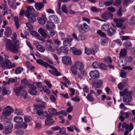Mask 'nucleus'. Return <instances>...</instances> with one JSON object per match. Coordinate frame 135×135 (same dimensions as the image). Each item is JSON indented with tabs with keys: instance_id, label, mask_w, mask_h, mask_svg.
<instances>
[{
	"instance_id": "obj_1",
	"label": "nucleus",
	"mask_w": 135,
	"mask_h": 135,
	"mask_svg": "<svg viewBox=\"0 0 135 135\" xmlns=\"http://www.w3.org/2000/svg\"><path fill=\"white\" fill-rule=\"evenodd\" d=\"M13 35L15 38L13 41L8 39L6 40V48L7 50L16 53L18 52L20 42L16 39L17 35L16 33H14Z\"/></svg>"
},
{
	"instance_id": "obj_2",
	"label": "nucleus",
	"mask_w": 135,
	"mask_h": 135,
	"mask_svg": "<svg viewBox=\"0 0 135 135\" xmlns=\"http://www.w3.org/2000/svg\"><path fill=\"white\" fill-rule=\"evenodd\" d=\"M120 95L122 96L125 95L123 97V101L126 103L130 102L132 99L133 93L131 91H128L127 89H125L122 91L119 92Z\"/></svg>"
},
{
	"instance_id": "obj_3",
	"label": "nucleus",
	"mask_w": 135,
	"mask_h": 135,
	"mask_svg": "<svg viewBox=\"0 0 135 135\" xmlns=\"http://www.w3.org/2000/svg\"><path fill=\"white\" fill-rule=\"evenodd\" d=\"M4 55L6 58H5V60L1 64V66L4 69H10L15 67V65L13 63L11 62L10 60L8 59L9 57L6 54Z\"/></svg>"
},
{
	"instance_id": "obj_4",
	"label": "nucleus",
	"mask_w": 135,
	"mask_h": 135,
	"mask_svg": "<svg viewBox=\"0 0 135 135\" xmlns=\"http://www.w3.org/2000/svg\"><path fill=\"white\" fill-rule=\"evenodd\" d=\"M24 88V86H21L20 87L15 88L14 89V91L17 95H20L24 99H25L27 96V92L26 91L22 90Z\"/></svg>"
},
{
	"instance_id": "obj_5",
	"label": "nucleus",
	"mask_w": 135,
	"mask_h": 135,
	"mask_svg": "<svg viewBox=\"0 0 135 135\" xmlns=\"http://www.w3.org/2000/svg\"><path fill=\"white\" fill-rule=\"evenodd\" d=\"M75 26L78 28L79 31L83 33L86 32L89 28V25L85 23H83V25L77 23Z\"/></svg>"
},
{
	"instance_id": "obj_6",
	"label": "nucleus",
	"mask_w": 135,
	"mask_h": 135,
	"mask_svg": "<svg viewBox=\"0 0 135 135\" xmlns=\"http://www.w3.org/2000/svg\"><path fill=\"white\" fill-rule=\"evenodd\" d=\"M73 40L71 36L68 35L67 38L64 40L63 42V44L67 48L68 51L71 50V48L70 47L71 42Z\"/></svg>"
},
{
	"instance_id": "obj_7",
	"label": "nucleus",
	"mask_w": 135,
	"mask_h": 135,
	"mask_svg": "<svg viewBox=\"0 0 135 135\" xmlns=\"http://www.w3.org/2000/svg\"><path fill=\"white\" fill-rule=\"evenodd\" d=\"M127 20L126 17H121L119 19L114 18L113 20L116 23V26L119 28H121L122 26V22L126 21Z\"/></svg>"
},
{
	"instance_id": "obj_8",
	"label": "nucleus",
	"mask_w": 135,
	"mask_h": 135,
	"mask_svg": "<svg viewBox=\"0 0 135 135\" xmlns=\"http://www.w3.org/2000/svg\"><path fill=\"white\" fill-rule=\"evenodd\" d=\"M30 89L28 90V93L32 95H36L37 91L36 90L37 88L33 84H31L30 85Z\"/></svg>"
},
{
	"instance_id": "obj_9",
	"label": "nucleus",
	"mask_w": 135,
	"mask_h": 135,
	"mask_svg": "<svg viewBox=\"0 0 135 135\" xmlns=\"http://www.w3.org/2000/svg\"><path fill=\"white\" fill-rule=\"evenodd\" d=\"M52 116L49 114H47L46 115V118L47 120H45V124L46 126L50 125L54 123V120L52 118Z\"/></svg>"
},
{
	"instance_id": "obj_10",
	"label": "nucleus",
	"mask_w": 135,
	"mask_h": 135,
	"mask_svg": "<svg viewBox=\"0 0 135 135\" xmlns=\"http://www.w3.org/2000/svg\"><path fill=\"white\" fill-rule=\"evenodd\" d=\"M62 61L65 64L70 65L72 64V61L71 58L66 56L63 57L62 59Z\"/></svg>"
},
{
	"instance_id": "obj_11",
	"label": "nucleus",
	"mask_w": 135,
	"mask_h": 135,
	"mask_svg": "<svg viewBox=\"0 0 135 135\" xmlns=\"http://www.w3.org/2000/svg\"><path fill=\"white\" fill-rule=\"evenodd\" d=\"M48 66L52 69L51 70H48L49 71L51 74L56 76H59L61 75L60 73L58 72L55 67L49 65Z\"/></svg>"
},
{
	"instance_id": "obj_12",
	"label": "nucleus",
	"mask_w": 135,
	"mask_h": 135,
	"mask_svg": "<svg viewBox=\"0 0 135 135\" xmlns=\"http://www.w3.org/2000/svg\"><path fill=\"white\" fill-rule=\"evenodd\" d=\"M38 32L44 38H50V36L47 34L45 30L42 28H40L38 30Z\"/></svg>"
},
{
	"instance_id": "obj_13",
	"label": "nucleus",
	"mask_w": 135,
	"mask_h": 135,
	"mask_svg": "<svg viewBox=\"0 0 135 135\" xmlns=\"http://www.w3.org/2000/svg\"><path fill=\"white\" fill-rule=\"evenodd\" d=\"M89 75L90 77L93 79H97L99 76V72L96 70H94L90 71Z\"/></svg>"
},
{
	"instance_id": "obj_14",
	"label": "nucleus",
	"mask_w": 135,
	"mask_h": 135,
	"mask_svg": "<svg viewBox=\"0 0 135 135\" xmlns=\"http://www.w3.org/2000/svg\"><path fill=\"white\" fill-rule=\"evenodd\" d=\"M113 16V14L108 12L104 13L102 15V17L103 19L106 20H108L109 18L112 19Z\"/></svg>"
},
{
	"instance_id": "obj_15",
	"label": "nucleus",
	"mask_w": 135,
	"mask_h": 135,
	"mask_svg": "<svg viewBox=\"0 0 135 135\" xmlns=\"http://www.w3.org/2000/svg\"><path fill=\"white\" fill-rule=\"evenodd\" d=\"M13 108L10 106H7L3 110V112L9 115L13 112Z\"/></svg>"
},
{
	"instance_id": "obj_16",
	"label": "nucleus",
	"mask_w": 135,
	"mask_h": 135,
	"mask_svg": "<svg viewBox=\"0 0 135 135\" xmlns=\"http://www.w3.org/2000/svg\"><path fill=\"white\" fill-rule=\"evenodd\" d=\"M54 45V44H49V45L47 44H46L45 45V46L46 47V49L49 51L52 52H54L57 50V49L56 47H53Z\"/></svg>"
},
{
	"instance_id": "obj_17",
	"label": "nucleus",
	"mask_w": 135,
	"mask_h": 135,
	"mask_svg": "<svg viewBox=\"0 0 135 135\" xmlns=\"http://www.w3.org/2000/svg\"><path fill=\"white\" fill-rule=\"evenodd\" d=\"M74 65L79 70L84 68V65L80 61H76L75 62Z\"/></svg>"
},
{
	"instance_id": "obj_18",
	"label": "nucleus",
	"mask_w": 135,
	"mask_h": 135,
	"mask_svg": "<svg viewBox=\"0 0 135 135\" xmlns=\"http://www.w3.org/2000/svg\"><path fill=\"white\" fill-rule=\"evenodd\" d=\"M34 107L37 110V113L39 116H40L44 114L43 110L40 106L37 104H35Z\"/></svg>"
},
{
	"instance_id": "obj_19",
	"label": "nucleus",
	"mask_w": 135,
	"mask_h": 135,
	"mask_svg": "<svg viewBox=\"0 0 135 135\" xmlns=\"http://www.w3.org/2000/svg\"><path fill=\"white\" fill-rule=\"evenodd\" d=\"M68 51H69L68 49L66 50L64 47L61 46L57 50V53L59 55L62 53L67 54H68Z\"/></svg>"
},
{
	"instance_id": "obj_20",
	"label": "nucleus",
	"mask_w": 135,
	"mask_h": 135,
	"mask_svg": "<svg viewBox=\"0 0 135 135\" xmlns=\"http://www.w3.org/2000/svg\"><path fill=\"white\" fill-rule=\"evenodd\" d=\"M13 121L15 123L20 124L22 122L23 119V118L21 117L17 116L14 117Z\"/></svg>"
},
{
	"instance_id": "obj_21",
	"label": "nucleus",
	"mask_w": 135,
	"mask_h": 135,
	"mask_svg": "<svg viewBox=\"0 0 135 135\" xmlns=\"http://www.w3.org/2000/svg\"><path fill=\"white\" fill-rule=\"evenodd\" d=\"M44 5L41 2L36 3L35 4V7L37 11H40L44 7Z\"/></svg>"
},
{
	"instance_id": "obj_22",
	"label": "nucleus",
	"mask_w": 135,
	"mask_h": 135,
	"mask_svg": "<svg viewBox=\"0 0 135 135\" xmlns=\"http://www.w3.org/2000/svg\"><path fill=\"white\" fill-rule=\"evenodd\" d=\"M127 62L126 60L123 59H120L118 61V65L121 67H123L127 64Z\"/></svg>"
},
{
	"instance_id": "obj_23",
	"label": "nucleus",
	"mask_w": 135,
	"mask_h": 135,
	"mask_svg": "<svg viewBox=\"0 0 135 135\" xmlns=\"http://www.w3.org/2000/svg\"><path fill=\"white\" fill-rule=\"evenodd\" d=\"M11 92L9 87H4L2 89V93L3 95H5L9 94Z\"/></svg>"
},
{
	"instance_id": "obj_24",
	"label": "nucleus",
	"mask_w": 135,
	"mask_h": 135,
	"mask_svg": "<svg viewBox=\"0 0 135 135\" xmlns=\"http://www.w3.org/2000/svg\"><path fill=\"white\" fill-rule=\"evenodd\" d=\"M16 1V0H8V4L14 9H15L16 8L15 5Z\"/></svg>"
},
{
	"instance_id": "obj_25",
	"label": "nucleus",
	"mask_w": 135,
	"mask_h": 135,
	"mask_svg": "<svg viewBox=\"0 0 135 135\" xmlns=\"http://www.w3.org/2000/svg\"><path fill=\"white\" fill-rule=\"evenodd\" d=\"M73 54L75 55H79L82 54V51L80 50H78L75 47L71 48V50Z\"/></svg>"
},
{
	"instance_id": "obj_26",
	"label": "nucleus",
	"mask_w": 135,
	"mask_h": 135,
	"mask_svg": "<svg viewBox=\"0 0 135 135\" xmlns=\"http://www.w3.org/2000/svg\"><path fill=\"white\" fill-rule=\"evenodd\" d=\"M36 62L37 63L43 65L46 68H47L49 65V64L45 62H44L43 60L41 59L36 60Z\"/></svg>"
},
{
	"instance_id": "obj_27",
	"label": "nucleus",
	"mask_w": 135,
	"mask_h": 135,
	"mask_svg": "<svg viewBox=\"0 0 135 135\" xmlns=\"http://www.w3.org/2000/svg\"><path fill=\"white\" fill-rule=\"evenodd\" d=\"M49 20L51 21H54L55 23L58 22V19L57 16L53 15L50 16L49 17Z\"/></svg>"
},
{
	"instance_id": "obj_28",
	"label": "nucleus",
	"mask_w": 135,
	"mask_h": 135,
	"mask_svg": "<svg viewBox=\"0 0 135 135\" xmlns=\"http://www.w3.org/2000/svg\"><path fill=\"white\" fill-rule=\"evenodd\" d=\"M42 91L45 93H46L47 95H49L50 94L51 92L48 89L47 86H45L42 87V89L40 90V91Z\"/></svg>"
},
{
	"instance_id": "obj_29",
	"label": "nucleus",
	"mask_w": 135,
	"mask_h": 135,
	"mask_svg": "<svg viewBox=\"0 0 135 135\" xmlns=\"http://www.w3.org/2000/svg\"><path fill=\"white\" fill-rule=\"evenodd\" d=\"M14 113L18 115H23V110L19 108H16L14 111Z\"/></svg>"
},
{
	"instance_id": "obj_30",
	"label": "nucleus",
	"mask_w": 135,
	"mask_h": 135,
	"mask_svg": "<svg viewBox=\"0 0 135 135\" xmlns=\"http://www.w3.org/2000/svg\"><path fill=\"white\" fill-rule=\"evenodd\" d=\"M33 9V7L32 6H29L28 7L25 13V16L28 17V15H30V13Z\"/></svg>"
},
{
	"instance_id": "obj_31",
	"label": "nucleus",
	"mask_w": 135,
	"mask_h": 135,
	"mask_svg": "<svg viewBox=\"0 0 135 135\" xmlns=\"http://www.w3.org/2000/svg\"><path fill=\"white\" fill-rule=\"evenodd\" d=\"M46 27L47 29H53L55 27V25L52 22L48 21L47 24L46 25Z\"/></svg>"
},
{
	"instance_id": "obj_32",
	"label": "nucleus",
	"mask_w": 135,
	"mask_h": 135,
	"mask_svg": "<svg viewBox=\"0 0 135 135\" xmlns=\"http://www.w3.org/2000/svg\"><path fill=\"white\" fill-rule=\"evenodd\" d=\"M49 113L51 114L56 115H58V112H57L56 110L54 108H50L48 110Z\"/></svg>"
},
{
	"instance_id": "obj_33",
	"label": "nucleus",
	"mask_w": 135,
	"mask_h": 135,
	"mask_svg": "<svg viewBox=\"0 0 135 135\" xmlns=\"http://www.w3.org/2000/svg\"><path fill=\"white\" fill-rule=\"evenodd\" d=\"M26 17L28 19L29 21L32 23H33L36 21V18L32 16L31 15H28V17Z\"/></svg>"
},
{
	"instance_id": "obj_34",
	"label": "nucleus",
	"mask_w": 135,
	"mask_h": 135,
	"mask_svg": "<svg viewBox=\"0 0 135 135\" xmlns=\"http://www.w3.org/2000/svg\"><path fill=\"white\" fill-rule=\"evenodd\" d=\"M126 48L127 50L130 49L132 47V45L129 41H127L125 43Z\"/></svg>"
},
{
	"instance_id": "obj_35",
	"label": "nucleus",
	"mask_w": 135,
	"mask_h": 135,
	"mask_svg": "<svg viewBox=\"0 0 135 135\" xmlns=\"http://www.w3.org/2000/svg\"><path fill=\"white\" fill-rule=\"evenodd\" d=\"M127 53V51L125 49H121L120 53L119 55L120 57H123L126 56Z\"/></svg>"
},
{
	"instance_id": "obj_36",
	"label": "nucleus",
	"mask_w": 135,
	"mask_h": 135,
	"mask_svg": "<svg viewBox=\"0 0 135 135\" xmlns=\"http://www.w3.org/2000/svg\"><path fill=\"white\" fill-rule=\"evenodd\" d=\"M77 68L74 65L71 66V70L74 75H76L77 74Z\"/></svg>"
},
{
	"instance_id": "obj_37",
	"label": "nucleus",
	"mask_w": 135,
	"mask_h": 135,
	"mask_svg": "<svg viewBox=\"0 0 135 135\" xmlns=\"http://www.w3.org/2000/svg\"><path fill=\"white\" fill-rule=\"evenodd\" d=\"M9 115L6 114L5 113L3 112L2 115L1 117V119L3 121L5 119H7L8 118V116Z\"/></svg>"
},
{
	"instance_id": "obj_38",
	"label": "nucleus",
	"mask_w": 135,
	"mask_h": 135,
	"mask_svg": "<svg viewBox=\"0 0 135 135\" xmlns=\"http://www.w3.org/2000/svg\"><path fill=\"white\" fill-rule=\"evenodd\" d=\"M103 81L101 80H97L95 83V85L98 88H99L101 86L103 83Z\"/></svg>"
},
{
	"instance_id": "obj_39",
	"label": "nucleus",
	"mask_w": 135,
	"mask_h": 135,
	"mask_svg": "<svg viewBox=\"0 0 135 135\" xmlns=\"http://www.w3.org/2000/svg\"><path fill=\"white\" fill-rule=\"evenodd\" d=\"M37 50L40 52H44L45 50V48L41 45H38L36 46Z\"/></svg>"
},
{
	"instance_id": "obj_40",
	"label": "nucleus",
	"mask_w": 135,
	"mask_h": 135,
	"mask_svg": "<svg viewBox=\"0 0 135 135\" xmlns=\"http://www.w3.org/2000/svg\"><path fill=\"white\" fill-rule=\"evenodd\" d=\"M12 31L11 29L9 27H6V31L5 33V35L8 36L11 33Z\"/></svg>"
},
{
	"instance_id": "obj_41",
	"label": "nucleus",
	"mask_w": 135,
	"mask_h": 135,
	"mask_svg": "<svg viewBox=\"0 0 135 135\" xmlns=\"http://www.w3.org/2000/svg\"><path fill=\"white\" fill-rule=\"evenodd\" d=\"M115 30L112 28H110L108 30L107 33L109 36L113 35L115 32Z\"/></svg>"
},
{
	"instance_id": "obj_42",
	"label": "nucleus",
	"mask_w": 135,
	"mask_h": 135,
	"mask_svg": "<svg viewBox=\"0 0 135 135\" xmlns=\"http://www.w3.org/2000/svg\"><path fill=\"white\" fill-rule=\"evenodd\" d=\"M5 128L12 129L13 127V126L12 124L9 122L6 123L5 124Z\"/></svg>"
},
{
	"instance_id": "obj_43",
	"label": "nucleus",
	"mask_w": 135,
	"mask_h": 135,
	"mask_svg": "<svg viewBox=\"0 0 135 135\" xmlns=\"http://www.w3.org/2000/svg\"><path fill=\"white\" fill-rule=\"evenodd\" d=\"M109 26L107 24H104L103 25L102 27V30L104 31H106L109 29Z\"/></svg>"
},
{
	"instance_id": "obj_44",
	"label": "nucleus",
	"mask_w": 135,
	"mask_h": 135,
	"mask_svg": "<svg viewBox=\"0 0 135 135\" xmlns=\"http://www.w3.org/2000/svg\"><path fill=\"white\" fill-rule=\"evenodd\" d=\"M86 98L90 102H92L94 101V98L90 93L88 94Z\"/></svg>"
},
{
	"instance_id": "obj_45",
	"label": "nucleus",
	"mask_w": 135,
	"mask_h": 135,
	"mask_svg": "<svg viewBox=\"0 0 135 135\" xmlns=\"http://www.w3.org/2000/svg\"><path fill=\"white\" fill-rule=\"evenodd\" d=\"M15 22V25L17 29H18L19 28V24L18 22V18L17 16L15 17L14 18Z\"/></svg>"
},
{
	"instance_id": "obj_46",
	"label": "nucleus",
	"mask_w": 135,
	"mask_h": 135,
	"mask_svg": "<svg viewBox=\"0 0 135 135\" xmlns=\"http://www.w3.org/2000/svg\"><path fill=\"white\" fill-rule=\"evenodd\" d=\"M23 68L21 67L17 68L15 69V73L16 74H19L23 71Z\"/></svg>"
},
{
	"instance_id": "obj_47",
	"label": "nucleus",
	"mask_w": 135,
	"mask_h": 135,
	"mask_svg": "<svg viewBox=\"0 0 135 135\" xmlns=\"http://www.w3.org/2000/svg\"><path fill=\"white\" fill-rule=\"evenodd\" d=\"M38 22L42 25H44L45 23V19H43L41 17H38Z\"/></svg>"
},
{
	"instance_id": "obj_48",
	"label": "nucleus",
	"mask_w": 135,
	"mask_h": 135,
	"mask_svg": "<svg viewBox=\"0 0 135 135\" xmlns=\"http://www.w3.org/2000/svg\"><path fill=\"white\" fill-rule=\"evenodd\" d=\"M0 8L1 9H3L4 11L7 12V6L6 3L5 2L3 4L0 6Z\"/></svg>"
},
{
	"instance_id": "obj_49",
	"label": "nucleus",
	"mask_w": 135,
	"mask_h": 135,
	"mask_svg": "<svg viewBox=\"0 0 135 135\" xmlns=\"http://www.w3.org/2000/svg\"><path fill=\"white\" fill-rule=\"evenodd\" d=\"M15 133L17 135H23L24 132L23 130L20 129L17 130Z\"/></svg>"
},
{
	"instance_id": "obj_50",
	"label": "nucleus",
	"mask_w": 135,
	"mask_h": 135,
	"mask_svg": "<svg viewBox=\"0 0 135 135\" xmlns=\"http://www.w3.org/2000/svg\"><path fill=\"white\" fill-rule=\"evenodd\" d=\"M133 1V0H124L123 2V5L125 6H127L129 3H132Z\"/></svg>"
},
{
	"instance_id": "obj_51",
	"label": "nucleus",
	"mask_w": 135,
	"mask_h": 135,
	"mask_svg": "<svg viewBox=\"0 0 135 135\" xmlns=\"http://www.w3.org/2000/svg\"><path fill=\"white\" fill-rule=\"evenodd\" d=\"M118 88L120 90H122L124 87V84L122 83H120L118 85Z\"/></svg>"
},
{
	"instance_id": "obj_52",
	"label": "nucleus",
	"mask_w": 135,
	"mask_h": 135,
	"mask_svg": "<svg viewBox=\"0 0 135 135\" xmlns=\"http://www.w3.org/2000/svg\"><path fill=\"white\" fill-rule=\"evenodd\" d=\"M61 8L62 11L66 13L67 14L68 10L66 6L65 5H63L62 6Z\"/></svg>"
},
{
	"instance_id": "obj_53",
	"label": "nucleus",
	"mask_w": 135,
	"mask_h": 135,
	"mask_svg": "<svg viewBox=\"0 0 135 135\" xmlns=\"http://www.w3.org/2000/svg\"><path fill=\"white\" fill-rule=\"evenodd\" d=\"M51 55L53 57L54 59L56 61L57 63L59 64V59L57 55L54 53H51Z\"/></svg>"
},
{
	"instance_id": "obj_54",
	"label": "nucleus",
	"mask_w": 135,
	"mask_h": 135,
	"mask_svg": "<svg viewBox=\"0 0 135 135\" xmlns=\"http://www.w3.org/2000/svg\"><path fill=\"white\" fill-rule=\"evenodd\" d=\"M28 125L26 122H23L22 124L19 127V128H21L22 129H25L27 127Z\"/></svg>"
},
{
	"instance_id": "obj_55",
	"label": "nucleus",
	"mask_w": 135,
	"mask_h": 135,
	"mask_svg": "<svg viewBox=\"0 0 135 135\" xmlns=\"http://www.w3.org/2000/svg\"><path fill=\"white\" fill-rule=\"evenodd\" d=\"M93 67L95 68H99V64L98 62L95 61L92 64Z\"/></svg>"
},
{
	"instance_id": "obj_56",
	"label": "nucleus",
	"mask_w": 135,
	"mask_h": 135,
	"mask_svg": "<svg viewBox=\"0 0 135 135\" xmlns=\"http://www.w3.org/2000/svg\"><path fill=\"white\" fill-rule=\"evenodd\" d=\"M113 0L105 1L104 4L107 6H109L111 5L113 3Z\"/></svg>"
},
{
	"instance_id": "obj_57",
	"label": "nucleus",
	"mask_w": 135,
	"mask_h": 135,
	"mask_svg": "<svg viewBox=\"0 0 135 135\" xmlns=\"http://www.w3.org/2000/svg\"><path fill=\"white\" fill-rule=\"evenodd\" d=\"M85 52L87 55H90L92 53L91 50L90 49L87 48H85Z\"/></svg>"
},
{
	"instance_id": "obj_58",
	"label": "nucleus",
	"mask_w": 135,
	"mask_h": 135,
	"mask_svg": "<svg viewBox=\"0 0 135 135\" xmlns=\"http://www.w3.org/2000/svg\"><path fill=\"white\" fill-rule=\"evenodd\" d=\"M30 34L32 35H34L37 37V38L39 36V34L37 32L34 30H32L30 32Z\"/></svg>"
},
{
	"instance_id": "obj_59",
	"label": "nucleus",
	"mask_w": 135,
	"mask_h": 135,
	"mask_svg": "<svg viewBox=\"0 0 135 135\" xmlns=\"http://www.w3.org/2000/svg\"><path fill=\"white\" fill-rule=\"evenodd\" d=\"M100 67L102 69L106 70L107 69V67L106 65L103 63H101L100 65Z\"/></svg>"
},
{
	"instance_id": "obj_60",
	"label": "nucleus",
	"mask_w": 135,
	"mask_h": 135,
	"mask_svg": "<svg viewBox=\"0 0 135 135\" xmlns=\"http://www.w3.org/2000/svg\"><path fill=\"white\" fill-rule=\"evenodd\" d=\"M32 119V118L31 117L28 116H25L24 118V120L25 121L29 122H30Z\"/></svg>"
},
{
	"instance_id": "obj_61",
	"label": "nucleus",
	"mask_w": 135,
	"mask_h": 135,
	"mask_svg": "<svg viewBox=\"0 0 135 135\" xmlns=\"http://www.w3.org/2000/svg\"><path fill=\"white\" fill-rule=\"evenodd\" d=\"M66 111L65 110H61L60 112H58L57 113V114L58 115H60V114H61L62 115L66 116L67 115V113Z\"/></svg>"
},
{
	"instance_id": "obj_62",
	"label": "nucleus",
	"mask_w": 135,
	"mask_h": 135,
	"mask_svg": "<svg viewBox=\"0 0 135 135\" xmlns=\"http://www.w3.org/2000/svg\"><path fill=\"white\" fill-rule=\"evenodd\" d=\"M12 132L11 129H5L3 131V133L6 134H8Z\"/></svg>"
},
{
	"instance_id": "obj_63",
	"label": "nucleus",
	"mask_w": 135,
	"mask_h": 135,
	"mask_svg": "<svg viewBox=\"0 0 135 135\" xmlns=\"http://www.w3.org/2000/svg\"><path fill=\"white\" fill-rule=\"evenodd\" d=\"M121 2V0H116L114 3V5L116 6H119Z\"/></svg>"
},
{
	"instance_id": "obj_64",
	"label": "nucleus",
	"mask_w": 135,
	"mask_h": 135,
	"mask_svg": "<svg viewBox=\"0 0 135 135\" xmlns=\"http://www.w3.org/2000/svg\"><path fill=\"white\" fill-rule=\"evenodd\" d=\"M56 98L53 95H51L50 96V99L52 102H55L56 100Z\"/></svg>"
}]
</instances>
